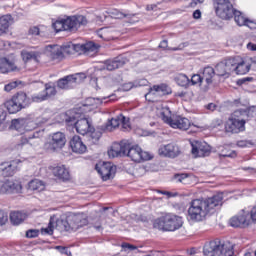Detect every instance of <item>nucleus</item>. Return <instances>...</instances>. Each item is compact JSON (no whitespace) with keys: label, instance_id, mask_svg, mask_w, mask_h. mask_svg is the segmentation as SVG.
<instances>
[{"label":"nucleus","instance_id":"9d476101","mask_svg":"<svg viewBox=\"0 0 256 256\" xmlns=\"http://www.w3.org/2000/svg\"><path fill=\"white\" fill-rule=\"evenodd\" d=\"M85 77L86 76L83 73L71 74L57 80L56 85L58 89L69 91V89H73L77 83H81Z\"/></svg>","mask_w":256,"mask_h":256},{"label":"nucleus","instance_id":"603ef678","mask_svg":"<svg viewBox=\"0 0 256 256\" xmlns=\"http://www.w3.org/2000/svg\"><path fill=\"white\" fill-rule=\"evenodd\" d=\"M63 57V51H61L60 48H54L51 52V58L52 59H61Z\"/></svg>","mask_w":256,"mask_h":256},{"label":"nucleus","instance_id":"423d86ee","mask_svg":"<svg viewBox=\"0 0 256 256\" xmlns=\"http://www.w3.org/2000/svg\"><path fill=\"white\" fill-rule=\"evenodd\" d=\"M162 121L167 123L173 129H180L181 131H187L191 127V121L183 116H171V110L165 108L161 112Z\"/></svg>","mask_w":256,"mask_h":256},{"label":"nucleus","instance_id":"e2e57ef3","mask_svg":"<svg viewBox=\"0 0 256 256\" xmlns=\"http://www.w3.org/2000/svg\"><path fill=\"white\" fill-rule=\"evenodd\" d=\"M193 19H201V10L197 9L193 12Z\"/></svg>","mask_w":256,"mask_h":256},{"label":"nucleus","instance_id":"c85d7f7f","mask_svg":"<svg viewBox=\"0 0 256 256\" xmlns=\"http://www.w3.org/2000/svg\"><path fill=\"white\" fill-rule=\"evenodd\" d=\"M151 91H155L161 95H171L172 93L171 87H169L167 84L154 85L152 88H150V92L145 95L146 99L149 97V95H151Z\"/></svg>","mask_w":256,"mask_h":256},{"label":"nucleus","instance_id":"ea45409f","mask_svg":"<svg viewBox=\"0 0 256 256\" xmlns=\"http://www.w3.org/2000/svg\"><path fill=\"white\" fill-rule=\"evenodd\" d=\"M29 189H32V191H43L45 185L43 184V181L35 179L29 182Z\"/></svg>","mask_w":256,"mask_h":256},{"label":"nucleus","instance_id":"774afa93","mask_svg":"<svg viewBox=\"0 0 256 256\" xmlns=\"http://www.w3.org/2000/svg\"><path fill=\"white\" fill-rule=\"evenodd\" d=\"M247 49L249 50V51H256V44H253V43H248L247 44Z\"/></svg>","mask_w":256,"mask_h":256},{"label":"nucleus","instance_id":"3c124183","mask_svg":"<svg viewBox=\"0 0 256 256\" xmlns=\"http://www.w3.org/2000/svg\"><path fill=\"white\" fill-rule=\"evenodd\" d=\"M119 19H127L128 23H136L137 20L135 19V14H126L120 13L118 14Z\"/></svg>","mask_w":256,"mask_h":256},{"label":"nucleus","instance_id":"6e6552de","mask_svg":"<svg viewBox=\"0 0 256 256\" xmlns=\"http://www.w3.org/2000/svg\"><path fill=\"white\" fill-rule=\"evenodd\" d=\"M65 143H67L65 133L56 132L49 136L48 141L44 144V149L48 153H55L61 151L65 147Z\"/></svg>","mask_w":256,"mask_h":256},{"label":"nucleus","instance_id":"0eeeda50","mask_svg":"<svg viewBox=\"0 0 256 256\" xmlns=\"http://www.w3.org/2000/svg\"><path fill=\"white\" fill-rule=\"evenodd\" d=\"M245 119L242 117L239 110H235L228 118L225 124L227 133H243L245 131Z\"/></svg>","mask_w":256,"mask_h":256},{"label":"nucleus","instance_id":"f257e3e1","mask_svg":"<svg viewBox=\"0 0 256 256\" xmlns=\"http://www.w3.org/2000/svg\"><path fill=\"white\" fill-rule=\"evenodd\" d=\"M223 205V193H218L207 199L193 200L188 208V219L190 221H203L215 207Z\"/></svg>","mask_w":256,"mask_h":256},{"label":"nucleus","instance_id":"2eb2a0df","mask_svg":"<svg viewBox=\"0 0 256 256\" xmlns=\"http://www.w3.org/2000/svg\"><path fill=\"white\" fill-rule=\"evenodd\" d=\"M223 247L220 241H210L203 247L204 256H221L223 255Z\"/></svg>","mask_w":256,"mask_h":256},{"label":"nucleus","instance_id":"393cba45","mask_svg":"<svg viewBox=\"0 0 256 256\" xmlns=\"http://www.w3.org/2000/svg\"><path fill=\"white\" fill-rule=\"evenodd\" d=\"M22 186L19 182H15L13 180H6L1 186L2 193H19L21 191Z\"/></svg>","mask_w":256,"mask_h":256},{"label":"nucleus","instance_id":"c9c22d12","mask_svg":"<svg viewBox=\"0 0 256 256\" xmlns=\"http://www.w3.org/2000/svg\"><path fill=\"white\" fill-rule=\"evenodd\" d=\"M174 80L175 83L179 85V87H183L184 89H189V87L191 86V80L185 74H178L177 76H175Z\"/></svg>","mask_w":256,"mask_h":256},{"label":"nucleus","instance_id":"a878e982","mask_svg":"<svg viewBox=\"0 0 256 256\" xmlns=\"http://www.w3.org/2000/svg\"><path fill=\"white\" fill-rule=\"evenodd\" d=\"M12 99L22 108L27 109L31 105V98L27 96V93L25 92H18L14 96H12Z\"/></svg>","mask_w":256,"mask_h":256},{"label":"nucleus","instance_id":"79ce46f5","mask_svg":"<svg viewBox=\"0 0 256 256\" xmlns=\"http://www.w3.org/2000/svg\"><path fill=\"white\" fill-rule=\"evenodd\" d=\"M43 92L46 99H50V97H55V95H57V88L55 86H51V84H45Z\"/></svg>","mask_w":256,"mask_h":256},{"label":"nucleus","instance_id":"338daca9","mask_svg":"<svg viewBox=\"0 0 256 256\" xmlns=\"http://www.w3.org/2000/svg\"><path fill=\"white\" fill-rule=\"evenodd\" d=\"M206 109H208V111H215V109H217V105H215L214 103H210L206 105Z\"/></svg>","mask_w":256,"mask_h":256},{"label":"nucleus","instance_id":"69168bd1","mask_svg":"<svg viewBox=\"0 0 256 256\" xmlns=\"http://www.w3.org/2000/svg\"><path fill=\"white\" fill-rule=\"evenodd\" d=\"M147 11H157V4H150L146 7Z\"/></svg>","mask_w":256,"mask_h":256},{"label":"nucleus","instance_id":"6ab92c4d","mask_svg":"<svg viewBox=\"0 0 256 256\" xmlns=\"http://www.w3.org/2000/svg\"><path fill=\"white\" fill-rule=\"evenodd\" d=\"M19 163H21V160H13L11 163L5 162L0 164V177H13Z\"/></svg>","mask_w":256,"mask_h":256},{"label":"nucleus","instance_id":"a211bd4d","mask_svg":"<svg viewBox=\"0 0 256 256\" xmlns=\"http://www.w3.org/2000/svg\"><path fill=\"white\" fill-rule=\"evenodd\" d=\"M242 211L243 214L234 216L230 219L231 227H240L242 229H245V227H249L251 223V217L249 216V212H245V210Z\"/></svg>","mask_w":256,"mask_h":256},{"label":"nucleus","instance_id":"b1692460","mask_svg":"<svg viewBox=\"0 0 256 256\" xmlns=\"http://www.w3.org/2000/svg\"><path fill=\"white\" fill-rule=\"evenodd\" d=\"M74 127L80 135H86L89 131H93V126H91V122L87 118L77 120Z\"/></svg>","mask_w":256,"mask_h":256},{"label":"nucleus","instance_id":"c03bdc74","mask_svg":"<svg viewBox=\"0 0 256 256\" xmlns=\"http://www.w3.org/2000/svg\"><path fill=\"white\" fill-rule=\"evenodd\" d=\"M54 229H55V224L53 223V218L50 217L48 227L42 228L41 233H42V235H53Z\"/></svg>","mask_w":256,"mask_h":256},{"label":"nucleus","instance_id":"e433bc0d","mask_svg":"<svg viewBox=\"0 0 256 256\" xmlns=\"http://www.w3.org/2000/svg\"><path fill=\"white\" fill-rule=\"evenodd\" d=\"M4 107L7 109L8 113L12 115L15 113H19V111L22 110V108L17 104V102L13 98L6 101L4 103Z\"/></svg>","mask_w":256,"mask_h":256},{"label":"nucleus","instance_id":"680f3d73","mask_svg":"<svg viewBox=\"0 0 256 256\" xmlns=\"http://www.w3.org/2000/svg\"><path fill=\"white\" fill-rule=\"evenodd\" d=\"M167 47H169V42L167 40H163L160 42L159 44L160 49H167Z\"/></svg>","mask_w":256,"mask_h":256},{"label":"nucleus","instance_id":"4468645a","mask_svg":"<svg viewBox=\"0 0 256 256\" xmlns=\"http://www.w3.org/2000/svg\"><path fill=\"white\" fill-rule=\"evenodd\" d=\"M158 154L162 157H169L170 159H175L181 155V149L175 143H169L166 145H161L158 149Z\"/></svg>","mask_w":256,"mask_h":256},{"label":"nucleus","instance_id":"aec40b11","mask_svg":"<svg viewBox=\"0 0 256 256\" xmlns=\"http://www.w3.org/2000/svg\"><path fill=\"white\" fill-rule=\"evenodd\" d=\"M251 67H253L251 61L248 63L245 61L239 62L237 58H233L232 71H235L236 75H245L246 73H249Z\"/></svg>","mask_w":256,"mask_h":256},{"label":"nucleus","instance_id":"13d9d810","mask_svg":"<svg viewBox=\"0 0 256 256\" xmlns=\"http://www.w3.org/2000/svg\"><path fill=\"white\" fill-rule=\"evenodd\" d=\"M253 81V77H245L242 79H238L236 84L241 86V85H246L247 83H251Z\"/></svg>","mask_w":256,"mask_h":256},{"label":"nucleus","instance_id":"5fc2aeb1","mask_svg":"<svg viewBox=\"0 0 256 256\" xmlns=\"http://www.w3.org/2000/svg\"><path fill=\"white\" fill-rule=\"evenodd\" d=\"M27 239H35V237H39V230L38 229H30L26 231Z\"/></svg>","mask_w":256,"mask_h":256},{"label":"nucleus","instance_id":"2f4dec72","mask_svg":"<svg viewBox=\"0 0 256 256\" xmlns=\"http://www.w3.org/2000/svg\"><path fill=\"white\" fill-rule=\"evenodd\" d=\"M215 69L211 66H207L202 71V79L206 82V85H211L213 83V77H215Z\"/></svg>","mask_w":256,"mask_h":256},{"label":"nucleus","instance_id":"49530a36","mask_svg":"<svg viewBox=\"0 0 256 256\" xmlns=\"http://www.w3.org/2000/svg\"><path fill=\"white\" fill-rule=\"evenodd\" d=\"M121 121H125V116H123V114H120V115H118L115 118H112L110 120V125L114 129H116V127H119V125H121Z\"/></svg>","mask_w":256,"mask_h":256},{"label":"nucleus","instance_id":"09e8293b","mask_svg":"<svg viewBox=\"0 0 256 256\" xmlns=\"http://www.w3.org/2000/svg\"><path fill=\"white\" fill-rule=\"evenodd\" d=\"M220 157H229L230 159H235V157H237V152L235 150H222Z\"/></svg>","mask_w":256,"mask_h":256},{"label":"nucleus","instance_id":"f03ea898","mask_svg":"<svg viewBox=\"0 0 256 256\" xmlns=\"http://www.w3.org/2000/svg\"><path fill=\"white\" fill-rule=\"evenodd\" d=\"M109 157H129L135 163L141 161H151L153 156L149 152H145L139 146H133L129 141L123 140L118 145V148H112L108 151Z\"/></svg>","mask_w":256,"mask_h":256},{"label":"nucleus","instance_id":"0e129e2a","mask_svg":"<svg viewBox=\"0 0 256 256\" xmlns=\"http://www.w3.org/2000/svg\"><path fill=\"white\" fill-rule=\"evenodd\" d=\"M120 125H122L124 129H127L129 127V121L125 116H124V121H120Z\"/></svg>","mask_w":256,"mask_h":256},{"label":"nucleus","instance_id":"f8f14e48","mask_svg":"<svg viewBox=\"0 0 256 256\" xmlns=\"http://www.w3.org/2000/svg\"><path fill=\"white\" fill-rule=\"evenodd\" d=\"M233 63V58H228L219 62L215 66L216 75L218 77H225V79H228V77L231 76V73H233Z\"/></svg>","mask_w":256,"mask_h":256},{"label":"nucleus","instance_id":"c756f323","mask_svg":"<svg viewBox=\"0 0 256 256\" xmlns=\"http://www.w3.org/2000/svg\"><path fill=\"white\" fill-rule=\"evenodd\" d=\"M237 110L242 115L246 123L247 121L256 119V106H250L247 109H237Z\"/></svg>","mask_w":256,"mask_h":256},{"label":"nucleus","instance_id":"20e7f679","mask_svg":"<svg viewBox=\"0 0 256 256\" xmlns=\"http://www.w3.org/2000/svg\"><path fill=\"white\" fill-rule=\"evenodd\" d=\"M87 25V17L83 15L69 16L66 19L57 20L52 24L56 33L60 31H69L75 33L79 27Z\"/></svg>","mask_w":256,"mask_h":256},{"label":"nucleus","instance_id":"a19ab883","mask_svg":"<svg viewBox=\"0 0 256 256\" xmlns=\"http://www.w3.org/2000/svg\"><path fill=\"white\" fill-rule=\"evenodd\" d=\"M30 139H39V131H36L29 136H22L20 139V143L16 146L17 149H19V147H23V145H27Z\"/></svg>","mask_w":256,"mask_h":256},{"label":"nucleus","instance_id":"412c9836","mask_svg":"<svg viewBox=\"0 0 256 256\" xmlns=\"http://www.w3.org/2000/svg\"><path fill=\"white\" fill-rule=\"evenodd\" d=\"M106 129H107V127H105V126H101V127H97V128L92 127V130H89L86 134V137H87L90 145H95V144L99 143V139H101V137L103 136V133H105Z\"/></svg>","mask_w":256,"mask_h":256},{"label":"nucleus","instance_id":"bb28decb","mask_svg":"<svg viewBox=\"0 0 256 256\" xmlns=\"http://www.w3.org/2000/svg\"><path fill=\"white\" fill-rule=\"evenodd\" d=\"M53 175L54 177H57L61 181H69L71 177V174H69V170L65 168V165L54 167Z\"/></svg>","mask_w":256,"mask_h":256},{"label":"nucleus","instance_id":"cd10ccee","mask_svg":"<svg viewBox=\"0 0 256 256\" xmlns=\"http://www.w3.org/2000/svg\"><path fill=\"white\" fill-rule=\"evenodd\" d=\"M21 57L24 63H29V61H35L36 63H39V57H41V53L37 51L23 50L21 52Z\"/></svg>","mask_w":256,"mask_h":256},{"label":"nucleus","instance_id":"f3484780","mask_svg":"<svg viewBox=\"0 0 256 256\" xmlns=\"http://www.w3.org/2000/svg\"><path fill=\"white\" fill-rule=\"evenodd\" d=\"M128 61L129 60L125 55H119L114 59L104 61V67L107 71H115V69H121V67L126 65Z\"/></svg>","mask_w":256,"mask_h":256},{"label":"nucleus","instance_id":"473e14b6","mask_svg":"<svg viewBox=\"0 0 256 256\" xmlns=\"http://www.w3.org/2000/svg\"><path fill=\"white\" fill-rule=\"evenodd\" d=\"M77 121H79V116H77L74 111H67L65 113L64 123L67 125V127H75Z\"/></svg>","mask_w":256,"mask_h":256},{"label":"nucleus","instance_id":"4d7b16f0","mask_svg":"<svg viewBox=\"0 0 256 256\" xmlns=\"http://www.w3.org/2000/svg\"><path fill=\"white\" fill-rule=\"evenodd\" d=\"M9 221V216L7 215V212L0 210V226L5 225Z\"/></svg>","mask_w":256,"mask_h":256},{"label":"nucleus","instance_id":"72a5a7b5","mask_svg":"<svg viewBox=\"0 0 256 256\" xmlns=\"http://www.w3.org/2000/svg\"><path fill=\"white\" fill-rule=\"evenodd\" d=\"M13 17L11 14L4 15L0 17V35L7 33V29H9V25H11Z\"/></svg>","mask_w":256,"mask_h":256},{"label":"nucleus","instance_id":"6e6d98bb","mask_svg":"<svg viewBox=\"0 0 256 256\" xmlns=\"http://www.w3.org/2000/svg\"><path fill=\"white\" fill-rule=\"evenodd\" d=\"M56 251H59V253H61V255H67V256H71V251H69L68 247L65 246H55Z\"/></svg>","mask_w":256,"mask_h":256},{"label":"nucleus","instance_id":"37998d69","mask_svg":"<svg viewBox=\"0 0 256 256\" xmlns=\"http://www.w3.org/2000/svg\"><path fill=\"white\" fill-rule=\"evenodd\" d=\"M30 101L31 103H43V101H47V96H45V92L42 90L38 94H33Z\"/></svg>","mask_w":256,"mask_h":256},{"label":"nucleus","instance_id":"1a4fd4ad","mask_svg":"<svg viewBox=\"0 0 256 256\" xmlns=\"http://www.w3.org/2000/svg\"><path fill=\"white\" fill-rule=\"evenodd\" d=\"M37 127V123L29 118H15L12 119L9 129L17 131L20 135H23L28 131H35Z\"/></svg>","mask_w":256,"mask_h":256},{"label":"nucleus","instance_id":"dca6fc26","mask_svg":"<svg viewBox=\"0 0 256 256\" xmlns=\"http://www.w3.org/2000/svg\"><path fill=\"white\" fill-rule=\"evenodd\" d=\"M192 146V155L195 157H209L211 155V146L207 142L196 141L191 144Z\"/></svg>","mask_w":256,"mask_h":256},{"label":"nucleus","instance_id":"7ed1b4c3","mask_svg":"<svg viewBox=\"0 0 256 256\" xmlns=\"http://www.w3.org/2000/svg\"><path fill=\"white\" fill-rule=\"evenodd\" d=\"M53 219L54 227L57 231L63 233V231L71 232L81 229V227L87 225V220L83 219L80 215H69V216H60L56 215L51 216Z\"/></svg>","mask_w":256,"mask_h":256},{"label":"nucleus","instance_id":"bf43d9fd","mask_svg":"<svg viewBox=\"0 0 256 256\" xmlns=\"http://www.w3.org/2000/svg\"><path fill=\"white\" fill-rule=\"evenodd\" d=\"M246 27H249V29H256V22L253 20H246Z\"/></svg>","mask_w":256,"mask_h":256},{"label":"nucleus","instance_id":"9b49d317","mask_svg":"<svg viewBox=\"0 0 256 256\" xmlns=\"http://www.w3.org/2000/svg\"><path fill=\"white\" fill-rule=\"evenodd\" d=\"M97 49V45L94 42H87L84 44H69L65 48V53L68 55H83L84 53H93Z\"/></svg>","mask_w":256,"mask_h":256},{"label":"nucleus","instance_id":"8fccbe9b","mask_svg":"<svg viewBox=\"0 0 256 256\" xmlns=\"http://www.w3.org/2000/svg\"><path fill=\"white\" fill-rule=\"evenodd\" d=\"M215 3V12L219 11L220 9H223V7L227 6L228 3H231L229 0H214Z\"/></svg>","mask_w":256,"mask_h":256},{"label":"nucleus","instance_id":"39448f33","mask_svg":"<svg viewBox=\"0 0 256 256\" xmlns=\"http://www.w3.org/2000/svg\"><path fill=\"white\" fill-rule=\"evenodd\" d=\"M154 229L159 231H177L183 227V218L173 214H166L154 221Z\"/></svg>","mask_w":256,"mask_h":256},{"label":"nucleus","instance_id":"de8ad7c7","mask_svg":"<svg viewBox=\"0 0 256 256\" xmlns=\"http://www.w3.org/2000/svg\"><path fill=\"white\" fill-rule=\"evenodd\" d=\"M203 83V76L201 74H194L191 77L190 85H202Z\"/></svg>","mask_w":256,"mask_h":256},{"label":"nucleus","instance_id":"052dcab7","mask_svg":"<svg viewBox=\"0 0 256 256\" xmlns=\"http://www.w3.org/2000/svg\"><path fill=\"white\" fill-rule=\"evenodd\" d=\"M29 33H30V35H39V27L34 26V27L30 28Z\"/></svg>","mask_w":256,"mask_h":256},{"label":"nucleus","instance_id":"4be33fe9","mask_svg":"<svg viewBox=\"0 0 256 256\" xmlns=\"http://www.w3.org/2000/svg\"><path fill=\"white\" fill-rule=\"evenodd\" d=\"M70 147L73 153H78V155H83L87 151V146L83 143V140L75 135L70 140Z\"/></svg>","mask_w":256,"mask_h":256},{"label":"nucleus","instance_id":"7c9ffc66","mask_svg":"<svg viewBox=\"0 0 256 256\" xmlns=\"http://www.w3.org/2000/svg\"><path fill=\"white\" fill-rule=\"evenodd\" d=\"M17 67L15 64L7 58H0V73H11L15 71Z\"/></svg>","mask_w":256,"mask_h":256},{"label":"nucleus","instance_id":"a18cd8bd","mask_svg":"<svg viewBox=\"0 0 256 256\" xmlns=\"http://www.w3.org/2000/svg\"><path fill=\"white\" fill-rule=\"evenodd\" d=\"M21 83H23V82H21V80L12 81L4 86V91L9 93V92L13 91V89H17V87L19 85H21Z\"/></svg>","mask_w":256,"mask_h":256},{"label":"nucleus","instance_id":"5701e85b","mask_svg":"<svg viewBox=\"0 0 256 256\" xmlns=\"http://www.w3.org/2000/svg\"><path fill=\"white\" fill-rule=\"evenodd\" d=\"M237 9L233 8V4L228 3L226 6H222L217 12L216 15L220 17V19L229 20L233 19V15H235V12Z\"/></svg>","mask_w":256,"mask_h":256},{"label":"nucleus","instance_id":"864d4df0","mask_svg":"<svg viewBox=\"0 0 256 256\" xmlns=\"http://www.w3.org/2000/svg\"><path fill=\"white\" fill-rule=\"evenodd\" d=\"M189 177V174L187 173H180V174H175L174 179L177 181V183H185V179Z\"/></svg>","mask_w":256,"mask_h":256},{"label":"nucleus","instance_id":"f704fd0d","mask_svg":"<svg viewBox=\"0 0 256 256\" xmlns=\"http://www.w3.org/2000/svg\"><path fill=\"white\" fill-rule=\"evenodd\" d=\"M27 219V214L21 211H15L10 213V221L13 225H21L24 220Z\"/></svg>","mask_w":256,"mask_h":256},{"label":"nucleus","instance_id":"58836bf2","mask_svg":"<svg viewBox=\"0 0 256 256\" xmlns=\"http://www.w3.org/2000/svg\"><path fill=\"white\" fill-rule=\"evenodd\" d=\"M234 21L238 25V27H243L246 25L248 18L243 16V13L241 11L236 10L233 14Z\"/></svg>","mask_w":256,"mask_h":256},{"label":"nucleus","instance_id":"4c0bfd02","mask_svg":"<svg viewBox=\"0 0 256 256\" xmlns=\"http://www.w3.org/2000/svg\"><path fill=\"white\" fill-rule=\"evenodd\" d=\"M108 97H113V96H108ZM108 97H104V98L89 97L85 100L84 107H99V105H103V101H105V99H108Z\"/></svg>","mask_w":256,"mask_h":256},{"label":"nucleus","instance_id":"ddd939ff","mask_svg":"<svg viewBox=\"0 0 256 256\" xmlns=\"http://www.w3.org/2000/svg\"><path fill=\"white\" fill-rule=\"evenodd\" d=\"M95 170L102 177L103 181H109L115 177V167L111 162H103L102 164H96Z\"/></svg>","mask_w":256,"mask_h":256}]
</instances>
